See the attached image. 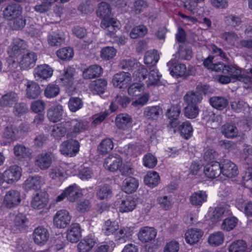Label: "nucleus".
I'll return each mask as SVG.
<instances>
[{
    "instance_id": "1",
    "label": "nucleus",
    "mask_w": 252,
    "mask_h": 252,
    "mask_svg": "<svg viewBox=\"0 0 252 252\" xmlns=\"http://www.w3.org/2000/svg\"><path fill=\"white\" fill-rule=\"evenodd\" d=\"M37 60L36 54L32 51H28L19 56L17 61L9 63V66L11 70L19 66L21 70H27L35 66Z\"/></svg>"
},
{
    "instance_id": "2",
    "label": "nucleus",
    "mask_w": 252,
    "mask_h": 252,
    "mask_svg": "<svg viewBox=\"0 0 252 252\" xmlns=\"http://www.w3.org/2000/svg\"><path fill=\"white\" fill-rule=\"evenodd\" d=\"M27 48L28 44L26 41L21 38L14 39L7 49L10 63H12L14 61H17V58Z\"/></svg>"
},
{
    "instance_id": "3",
    "label": "nucleus",
    "mask_w": 252,
    "mask_h": 252,
    "mask_svg": "<svg viewBox=\"0 0 252 252\" xmlns=\"http://www.w3.org/2000/svg\"><path fill=\"white\" fill-rule=\"evenodd\" d=\"M65 122L68 131L67 138L76 137L79 134L86 130L88 127L87 122L82 120L75 119Z\"/></svg>"
},
{
    "instance_id": "4",
    "label": "nucleus",
    "mask_w": 252,
    "mask_h": 252,
    "mask_svg": "<svg viewBox=\"0 0 252 252\" xmlns=\"http://www.w3.org/2000/svg\"><path fill=\"white\" fill-rule=\"evenodd\" d=\"M80 147L78 140L69 139L62 143L60 146V152L65 157H73L79 153Z\"/></svg>"
},
{
    "instance_id": "5",
    "label": "nucleus",
    "mask_w": 252,
    "mask_h": 252,
    "mask_svg": "<svg viewBox=\"0 0 252 252\" xmlns=\"http://www.w3.org/2000/svg\"><path fill=\"white\" fill-rule=\"evenodd\" d=\"M54 158V154L52 152L42 153L35 158V165L41 170H46L51 166Z\"/></svg>"
},
{
    "instance_id": "6",
    "label": "nucleus",
    "mask_w": 252,
    "mask_h": 252,
    "mask_svg": "<svg viewBox=\"0 0 252 252\" xmlns=\"http://www.w3.org/2000/svg\"><path fill=\"white\" fill-rule=\"evenodd\" d=\"M2 175L4 181L11 184L20 179L22 175V169L17 165H13L5 170Z\"/></svg>"
},
{
    "instance_id": "7",
    "label": "nucleus",
    "mask_w": 252,
    "mask_h": 252,
    "mask_svg": "<svg viewBox=\"0 0 252 252\" xmlns=\"http://www.w3.org/2000/svg\"><path fill=\"white\" fill-rule=\"evenodd\" d=\"M131 80V75L129 72L122 71L113 76L112 83L115 88L124 89L128 86Z\"/></svg>"
},
{
    "instance_id": "8",
    "label": "nucleus",
    "mask_w": 252,
    "mask_h": 252,
    "mask_svg": "<svg viewBox=\"0 0 252 252\" xmlns=\"http://www.w3.org/2000/svg\"><path fill=\"white\" fill-rule=\"evenodd\" d=\"M71 216L66 210L58 211L54 216V224L58 228H63L68 225L71 221Z\"/></svg>"
},
{
    "instance_id": "9",
    "label": "nucleus",
    "mask_w": 252,
    "mask_h": 252,
    "mask_svg": "<svg viewBox=\"0 0 252 252\" xmlns=\"http://www.w3.org/2000/svg\"><path fill=\"white\" fill-rule=\"evenodd\" d=\"M214 68L216 71H221L223 74H227L232 80H236L241 72L240 68L237 66L227 65L222 63H218Z\"/></svg>"
},
{
    "instance_id": "10",
    "label": "nucleus",
    "mask_w": 252,
    "mask_h": 252,
    "mask_svg": "<svg viewBox=\"0 0 252 252\" xmlns=\"http://www.w3.org/2000/svg\"><path fill=\"white\" fill-rule=\"evenodd\" d=\"M120 23L117 19L111 18L102 20L101 27L105 31V33L110 37L114 36L117 30L120 28Z\"/></svg>"
},
{
    "instance_id": "11",
    "label": "nucleus",
    "mask_w": 252,
    "mask_h": 252,
    "mask_svg": "<svg viewBox=\"0 0 252 252\" xmlns=\"http://www.w3.org/2000/svg\"><path fill=\"white\" fill-rule=\"evenodd\" d=\"M123 160L120 156L115 154L110 155L105 159L104 168L111 172L117 171L122 165Z\"/></svg>"
},
{
    "instance_id": "12",
    "label": "nucleus",
    "mask_w": 252,
    "mask_h": 252,
    "mask_svg": "<svg viewBox=\"0 0 252 252\" xmlns=\"http://www.w3.org/2000/svg\"><path fill=\"white\" fill-rule=\"evenodd\" d=\"M45 184L44 178L40 176H30L28 177L23 184V188L25 190H38Z\"/></svg>"
},
{
    "instance_id": "13",
    "label": "nucleus",
    "mask_w": 252,
    "mask_h": 252,
    "mask_svg": "<svg viewBox=\"0 0 252 252\" xmlns=\"http://www.w3.org/2000/svg\"><path fill=\"white\" fill-rule=\"evenodd\" d=\"M170 74L177 78L187 76V68L183 63L176 64V60L172 59L167 63Z\"/></svg>"
},
{
    "instance_id": "14",
    "label": "nucleus",
    "mask_w": 252,
    "mask_h": 252,
    "mask_svg": "<svg viewBox=\"0 0 252 252\" xmlns=\"http://www.w3.org/2000/svg\"><path fill=\"white\" fill-rule=\"evenodd\" d=\"M63 109L60 104L53 105L47 111V117L49 121L53 123L60 121L63 118Z\"/></svg>"
},
{
    "instance_id": "15",
    "label": "nucleus",
    "mask_w": 252,
    "mask_h": 252,
    "mask_svg": "<svg viewBox=\"0 0 252 252\" xmlns=\"http://www.w3.org/2000/svg\"><path fill=\"white\" fill-rule=\"evenodd\" d=\"M221 173L228 178L235 177L238 174L237 166L233 162L225 159L221 163Z\"/></svg>"
},
{
    "instance_id": "16",
    "label": "nucleus",
    "mask_w": 252,
    "mask_h": 252,
    "mask_svg": "<svg viewBox=\"0 0 252 252\" xmlns=\"http://www.w3.org/2000/svg\"><path fill=\"white\" fill-rule=\"evenodd\" d=\"M157 234V232L154 227L144 226L139 230L138 233V237L142 242L147 243L154 240Z\"/></svg>"
},
{
    "instance_id": "17",
    "label": "nucleus",
    "mask_w": 252,
    "mask_h": 252,
    "mask_svg": "<svg viewBox=\"0 0 252 252\" xmlns=\"http://www.w3.org/2000/svg\"><path fill=\"white\" fill-rule=\"evenodd\" d=\"M53 69L46 64L36 66L34 69V76L37 81H42L52 76Z\"/></svg>"
},
{
    "instance_id": "18",
    "label": "nucleus",
    "mask_w": 252,
    "mask_h": 252,
    "mask_svg": "<svg viewBox=\"0 0 252 252\" xmlns=\"http://www.w3.org/2000/svg\"><path fill=\"white\" fill-rule=\"evenodd\" d=\"M204 173L208 178L214 179L219 177L221 173V164L216 161L207 164L204 168Z\"/></svg>"
},
{
    "instance_id": "19",
    "label": "nucleus",
    "mask_w": 252,
    "mask_h": 252,
    "mask_svg": "<svg viewBox=\"0 0 252 252\" xmlns=\"http://www.w3.org/2000/svg\"><path fill=\"white\" fill-rule=\"evenodd\" d=\"M33 238L35 243L42 246L48 240L49 233L46 228L43 226H39L34 230Z\"/></svg>"
},
{
    "instance_id": "20",
    "label": "nucleus",
    "mask_w": 252,
    "mask_h": 252,
    "mask_svg": "<svg viewBox=\"0 0 252 252\" xmlns=\"http://www.w3.org/2000/svg\"><path fill=\"white\" fill-rule=\"evenodd\" d=\"M22 8L17 3L8 4L3 10V15L8 20H12L19 16L22 12Z\"/></svg>"
},
{
    "instance_id": "21",
    "label": "nucleus",
    "mask_w": 252,
    "mask_h": 252,
    "mask_svg": "<svg viewBox=\"0 0 252 252\" xmlns=\"http://www.w3.org/2000/svg\"><path fill=\"white\" fill-rule=\"evenodd\" d=\"M82 236V229L79 223H72L68 229L66 233V239L71 243L78 241Z\"/></svg>"
},
{
    "instance_id": "22",
    "label": "nucleus",
    "mask_w": 252,
    "mask_h": 252,
    "mask_svg": "<svg viewBox=\"0 0 252 252\" xmlns=\"http://www.w3.org/2000/svg\"><path fill=\"white\" fill-rule=\"evenodd\" d=\"M20 201V193L18 191L11 190L5 195L3 203L6 207L11 208L18 205Z\"/></svg>"
},
{
    "instance_id": "23",
    "label": "nucleus",
    "mask_w": 252,
    "mask_h": 252,
    "mask_svg": "<svg viewBox=\"0 0 252 252\" xmlns=\"http://www.w3.org/2000/svg\"><path fill=\"white\" fill-rule=\"evenodd\" d=\"M48 195L46 192L37 193L31 201V206L35 209L40 210L45 208L48 204Z\"/></svg>"
},
{
    "instance_id": "24",
    "label": "nucleus",
    "mask_w": 252,
    "mask_h": 252,
    "mask_svg": "<svg viewBox=\"0 0 252 252\" xmlns=\"http://www.w3.org/2000/svg\"><path fill=\"white\" fill-rule=\"evenodd\" d=\"M107 86L106 80L98 79L92 81L89 85V88L93 94H101L105 92Z\"/></svg>"
},
{
    "instance_id": "25",
    "label": "nucleus",
    "mask_w": 252,
    "mask_h": 252,
    "mask_svg": "<svg viewBox=\"0 0 252 252\" xmlns=\"http://www.w3.org/2000/svg\"><path fill=\"white\" fill-rule=\"evenodd\" d=\"M132 123V118L127 114H120L117 116L115 119L116 126L119 129H127L131 126Z\"/></svg>"
},
{
    "instance_id": "26",
    "label": "nucleus",
    "mask_w": 252,
    "mask_h": 252,
    "mask_svg": "<svg viewBox=\"0 0 252 252\" xmlns=\"http://www.w3.org/2000/svg\"><path fill=\"white\" fill-rule=\"evenodd\" d=\"M96 240L94 237L87 236L82 239L77 245L78 252H89L95 244Z\"/></svg>"
},
{
    "instance_id": "27",
    "label": "nucleus",
    "mask_w": 252,
    "mask_h": 252,
    "mask_svg": "<svg viewBox=\"0 0 252 252\" xmlns=\"http://www.w3.org/2000/svg\"><path fill=\"white\" fill-rule=\"evenodd\" d=\"M102 73L103 69L100 66L94 64L84 69L82 72V75L85 79H91L99 77Z\"/></svg>"
},
{
    "instance_id": "28",
    "label": "nucleus",
    "mask_w": 252,
    "mask_h": 252,
    "mask_svg": "<svg viewBox=\"0 0 252 252\" xmlns=\"http://www.w3.org/2000/svg\"><path fill=\"white\" fill-rule=\"evenodd\" d=\"M75 72L74 68L70 66L65 68L63 73L60 75V82L64 86L72 85L74 80V75Z\"/></svg>"
},
{
    "instance_id": "29",
    "label": "nucleus",
    "mask_w": 252,
    "mask_h": 252,
    "mask_svg": "<svg viewBox=\"0 0 252 252\" xmlns=\"http://www.w3.org/2000/svg\"><path fill=\"white\" fill-rule=\"evenodd\" d=\"M221 133L227 138L233 139L238 136L239 130L235 124L227 123L221 127Z\"/></svg>"
},
{
    "instance_id": "30",
    "label": "nucleus",
    "mask_w": 252,
    "mask_h": 252,
    "mask_svg": "<svg viewBox=\"0 0 252 252\" xmlns=\"http://www.w3.org/2000/svg\"><path fill=\"white\" fill-rule=\"evenodd\" d=\"M203 99L202 94L198 91H189L184 96L186 104L198 106Z\"/></svg>"
},
{
    "instance_id": "31",
    "label": "nucleus",
    "mask_w": 252,
    "mask_h": 252,
    "mask_svg": "<svg viewBox=\"0 0 252 252\" xmlns=\"http://www.w3.org/2000/svg\"><path fill=\"white\" fill-rule=\"evenodd\" d=\"M65 124V122H63L53 126L51 135L55 139L60 140L62 138L65 136V135H67L68 131Z\"/></svg>"
},
{
    "instance_id": "32",
    "label": "nucleus",
    "mask_w": 252,
    "mask_h": 252,
    "mask_svg": "<svg viewBox=\"0 0 252 252\" xmlns=\"http://www.w3.org/2000/svg\"><path fill=\"white\" fill-rule=\"evenodd\" d=\"M204 234L201 229L194 228L188 230L185 233V240L188 244L193 245L196 243Z\"/></svg>"
},
{
    "instance_id": "33",
    "label": "nucleus",
    "mask_w": 252,
    "mask_h": 252,
    "mask_svg": "<svg viewBox=\"0 0 252 252\" xmlns=\"http://www.w3.org/2000/svg\"><path fill=\"white\" fill-rule=\"evenodd\" d=\"M113 194L111 187L107 184L98 186L96 190V196L100 200H108Z\"/></svg>"
},
{
    "instance_id": "34",
    "label": "nucleus",
    "mask_w": 252,
    "mask_h": 252,
    "mask_svg": "<svg viewBox=\"0 0 252 252\" xmlns=\"http://www.w3.org/2000/svg\"><path fill=\"white\" fill-rule=\"evenodd\" d=\"M132 233L133 229L132 227H122L115 235V241L119 244L125 243L127 239L132 235Z\"/></svg>"
},
{
    "instance_id": "35",
    "label": "nucleus",
    "mask_w": 252,
    "mask_h": 252,
    "mask_svg": "<svg viewBox=\"0 0 252 252\" xmlns=\"http://www.w3.org/2000/svg\"><path fill=\"white\" fill-rule=\"evenodd\" d=\"M138 181L133 177L126 178L122 184V189L127 193H131L136 191L138 187Z\"/></svg>"
},
{
    "instance_id": "36",
    "label": "nucleus",
    "mask_w": 252,
    "mask_h": 252,
    "mask_svg": "<svg viewBox=\"0 0 252 252\" xmlns=\"http://www.w3.org/2000/svg\"><path fill=\"white\" fill-rule=\"evenodd\" d=\"M207 195L205 191L198 190L194 192L189 197V202L193 206H201L207 201Z\"/></svg>"
},
{
    "instance_id": "37",
    "label": "nucleus",
    "mask_w": 252,
    "mask_h": 252,
    "mask_svg": "<svg viewBox=\"0 0 252 252\" xmlns=\"http://www.w3.org/2000/svg\"><path fill=\"white\" fill-rule=\"evenodd\" d=\"M26 96L30 99H35L40 94V88L39 85L33 81H28L26 85Z\"/></svg>"
},
{
    "instance_id": "38",
    "label": "nucleus",
    "mask_w": 252,
    "mask_h": 252,
    "mask_svg": "<svg viewBox=\"0 0 252 252\" xmlns=\"http://www.w3.org/2000/svg\"><path fill=\"white\" fill-rule=\"evenodd\" d=\"M28 219L22 213L16 215L13 220V229L14 230L22 231L27 227Z\"/></svg>"
},
{
    "instance_id": "39",
    "label": "nucleus",
    "mask_w": 252,
    "mask_h": 252,
    "mask_svg": "<svg viewBox=\"0 0 252 252\" xmlns=\"http://www.w3.org/2000/svg\"><path fill=\"white\" fill-rule=\"evenodd\" d=\"M136 200L131 196H128L123 199L119 206L121 212H128L134 209L136 206Z\"/></svg>"
},
{
    "instance_id": "40",
    "label": "nucleus",
    "mask_w": 252,
    "mask_h": 252,
    "mask_svg": "<svg viewBox=\"0 0 252 252\" xmlns=\"http://www.w3.org/2000/svg\"><path fill=\"white\" fill-rule=\"evenodd\" d=\"M220 38L227 45L236 47V42L239 40L238 34L233 31L225 32L220 35Z\"/></svg>"
},
{
    "instance_id": "41",
    "label": "nucleus",
    "mask_w": 252,
    "mask_h": 252,
    "mask_svg": "<svg viewBox=\"0 0 252 252\" xmlns=\"http://www.w3.org/2000/svg\"><path fill=\"white\" fill-rule=\"evenodd\" d=\"M224 22L228 27L237 30H238V28L243 23L242 19L240 16L232 14H228L225 17Z\"/></svg>"
},
{
    "instance_id": "42",
    "label": "nucleus",
    "mask_w": 252,
    "mask_h": 252,
    "mask_svg": "<svg viewBox=\"0 0 252 252\" xmlns=\"http://www.w3.org/2000/svg\"><path fill=\"white\" fill-rule=\"evenodd\" d=\"M231 213L230 211L227 207L218 206L213 211L211 219L213 222H217L222 218L230 215Z\"/></svg>"
},
{
    "instance_id": "43",
    "label": "nucleus",
    "mask_w": 252,
    "mask_h": 252,
    "mask_svg": "<svg viewBox=\"0 0 252 252\" xmlns=\"http://www.w3.org/2000/svg\"><path fill=\"white\" fill-rule=\"evenodd\" d=\"M67 199L70 202H74L82 195V193L75 185L69 186L65 189Z\"/></svg>"
},
{
    "instance_id": "44",
    "label": "nucleus",
    "mask_w": 252,
    "mask_h": 252,
    "mask_svg": "<svg viewBox=\"0 0 252 252\" xmlns=\"http://www.w3.org/2000/svg\"><path fill=\"white\" fill-rule=\"evenodd\" d=\"M111 14V8L110 5L105 2H101L98 4L96 11V14L98 17L103 19H108Z\"/></svg>"
},
{
    "instance_id": "45",
    "label": "nucleus",
    "mask_w": 252,
    "mask_h": 252,
    "mask_svg": "<svg viewBox=\"0 0 252 252\" xmlns=\"http://www.w3.org/2000/svg\"><path fill=\"white\" fill-rule=\"evenodd\" d=\"M114 147L112 139L105 138L102 140L97 146V150L101 155H105L110 152Z\"/></svg>"
},
{
    "instance_id": "46",
    "label": "nucleus",
    "mask_w": 252,
    "mask_h": 252,
    "mask_svg": "<svg viewBox=\"0 0 252 252\" xmlns=\"http://www.w3.org/2000/svg\"><path fill=\"white\" fill-rule=\"evenodd\" d=\"M119 228V225L117 222L108 220L105 221L102 230L105 235L109 236L113 234Z\"/></svg>"
},
{
    "instance_id": "47",
    "label": "nucleus",
    "mask_w": 252,
    "mask_h": 252,
    "mask_svg": "<svg viewBox=\"0 0 252 252\" xmlns=\"http://www.w3.org/2000/svg\"><path fill=\"white\" fill-rule=\"evenodd\" d=\"M179 131L181 136L186 139H188L192 136L193 128L189 121L182 123L179 126Z\"/></svg>"
},
{
    "instance_id": "48",
    "label": "nucleus",
    "mask_w": 252,
    "mask_h": 252,
    "mask_svg": "<svg viewBox=\"0 0 252 252\" xmlns=\"http://www.w3.org/2000/svg\"><path fill=\"white\" fill-rule=\"evenodd\" d=\"M211 105L218 110H222L228 105V102L227 99L223 97L214 96L210 98Z\"/></svg>"
},
{
    "instance_id": "49",
    "label": "nucleus",
    "mask_w": 252,
    "mask_h": 252,
    "mask_svg": "<svg viewBox=\"0 0 252 252\" xmlns=\"http://www.w3.org/2000/svg\"><path fill=\"white\" fill-rule=\"evenodd\" d=\"M159 180V176L156 171L149 172L144 177L145 184L150 187L157 186Z\"/></svg>"
},
{
    "instance_id": "50",
    "label": "nucleus",
    "mask_w": 252,
    "mask_h": 252,
    "mask_svg": "<svg viewBox=\"0 0 252 252\" xmlns=\"http://www.w3.org/2000/svg\"><path fill=\"white\" fill-rule=\"evenodd\" d=\"M161 75L159 74L157 69L151 70L148 73V79L146 80L145 83L148 87L157 85L160 80Z\"/></svg>"
},
{
    "instance_id": "51",
    "label": "nucleus",
    "mask_w": 252,
    "mask_h": 252,
    "mask_svg": "<svg viewBox=\"0 0 252 252\" xmlns=\"http://www.w3.org/2000/svg\"><path fill=\"white\" fill-rule=\"evenodd\" d=\"M162 110L158 106L147 107L144 112V116L149 119H157L161 113Z\"/></svg>"
},
{
    "instance_id": "52",
    "label": "nucleus",
    "mask_w": 252,
    "mask_h": 252,
    "mask_svg": "<svg viewBox=\"0 0 252 252\" xmlns=\"http://www.w3.org/2000/svg\"><path fill=\"white\" fill-rule=\"evenodd\" d=\"M224 236L221 231H218L211 234L208 238V242L212 246H218L224 241Z\"/></svg>"
},
{
    "instance_id": "53",
    "label": "nucleus",
    "mask_w": 252,
    "mask_h": 252,
    "mask_svg": "<svg viewBox=\"0 0 252 252\" xmlns=\"http://www.w3.org/2000/svg\"><path fill=\"white\" fill-rule=\"evenodd\" d=\"M238 220L233 216L224 219L221 224V228L223 230L229 231L233 230L237 225Z\"/></svg>"
},
{
    "instance_id": "54",
    "label": "nucleus",
    "mask_w": 252,
    "mask_h": 252,
    "mask_svg": "<svg viewBox=\"0 0 252 252\" xmlns=\"http://www.w3.org/2000/svg\"><path fill=\"white\" fill-rule=\"evenodd\" d=\"M247 245L246 243L241 240L234 241L229 247V252H245Z\"/></svg>"
},
{
    "instance_id": "55",
    "label": "nucleus",
    "mask_w": 252,
    "mask_h": 252,
    "mask_svg": "<svg viewBox=\"0 0 252 252\" xmlns=\"http://www.w3.org/2000/svg\"><path fill=\"white\" fill-rule=\"evenodd\" d=\"M14 155L18 159L25 158L29 156V150L23 145L17 144L14 147Z\"/></svg>"
},
{
    "instance_id": "56",
    "label": "nucleus",
    "mask_w": 252,
    "mask_h": 252,
    "mask_svg": "<svg viewBox=\"0 0 252 252\" xmlns=\"http://www.w3.org/2000/svg\"><path fill=\"white\" fill-rule=\"evenodd\" d=\"M199 108L198 106L186 104L184 108L185 116L189 119H194L198 115Z\"/></svg>"
},
{
    "instance_id": "57",
    "label": "nucleus",
    "mask_w": 252,
    "mask_h": 252,
    "mask_svg": "<svg viewBox=\"0 0 252 252\" xmlns=\"http://www.w3.org/2000/svg\"><path fill=\"white\" fill-rule=\"evenodd\" d=\"M17 95L11 92L3 95L0 99V103L2 106H11L16 101Z\"/></svg>"
},
{
    "instance_id": "58",
    "label": "nucleus",
    "mask_w": 252,
    "mask_h": 252,
    "mask_svg": "<svg viewBox=\"0 0 252 252\" xmlns=\"http://www.w3.org/2000/svg\"><path fill=\"white\" fill-rule=\"evenodd\" d=\"M83 105V102L81 98L77 97H71L68 102L69 110L73 112H76L81 109Z\"/></svg>"
},
{
    "instance_id": "59",
    "label": "nucleus",
    "mask_w": 252,
    "mask_h": 252,
    "mask_svg": "<svg viewBox=\"0 0 252 252\" xmlns=\"http://www.w3.org/2000/svg\"><path fill=\"white\" fill-rule=\"evenodd\" d=\"M159 60V56L156 51H149L144 57V63L147 65H155Z\"/></svg>"
},
{
    "instance_id": "60",
    "label": "nucleus",
    "mask_w": 252,
    "mask_h": 252,
    "mask_svg": "<svg viewBox=\"0 0 252 252\" xmlns=\"http://www.w3.org/2000/svg\"><path fill=\"white\" fill-rule=\"evenodd\" d=\"M148 73L147 69L144 65H140L134 71L133 77L134 80L141 82L146 79Z\"/></svg>"
},
{
    "instance_id": "61",
    "label": "nucleus",
    "mask_w": 252,
    "mask_h": 252,
    "mask_svg": "<svg viewBox=\"0 0 252 252\" xmlns=\"http://www.w3.org/2000/svg\"><path fill=\"white\" fill-rule=\"evenodd\" d=\"M147 33V29L144 25H139L133 28L129 35L131 38L135 39L144 36Z\"/></svg>"
},
{
    "instance_id": "62",
    "label": "nucleus",
    "mask_w": 252,
    "mask_h": 252,
    "mask_svg": "<svg viewBox=\"0 0 252 252\" xmlns=\"http://www.w3.org/2000/svg\"><path fill=\"white\" fill-rule=\"evenodd\" d=\"M60 92L59 86L55 84H49L44 91L45 96L48 98L54 97L58 95Z\"/></svg>"
},
{
    "instance_id": "63",
    "label": "nucleus",
    "mask_w": 252,
    "mask_h": 252,
    "mask_svg": "<svg viewBox=\"0 0 252 252\" xmlns=\"http://www.w3.org/2000/svg\"><path fill=\"white\" fill-rule=\"evenodd\" d=\"M144 86L139 83H133L128 88L127 92L131 96H138L144 91Z\"/></svg>"
},
{
    "instance_id": "64",
    "label": "nucleus",
    "mask_w": 252,
    "mask_h": 252,
    "mask_svg": "<svg viewBox=\"0 0 252 252\" xmlns=\"http://www.w3.org/2000/svg\"><path fill=\"white\" fill-rule=\"evenodd\" d=\"M116 52V50L113 47L107 46L101 49L100 57L103 59L108 60L114 57Z\"/></svg>"
}]
</instances>
